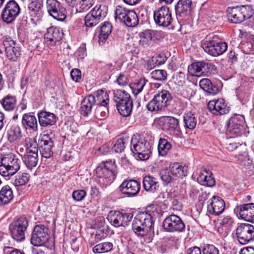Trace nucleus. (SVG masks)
Instances as JSON below:
<instances>
[{"mask_svg":"<svg viewBox=\"0 0 254 254\" xmlns=\"http://www.w3.org/2000/svg\"><path fill=\"white\" fill-rule=\"evenodd\" d=\"M160 120L162 123V127L164 130L174 131L179 127V120L174 117L163 116L160 118Z\"/></svg>","mask_w":254,"mask_h":254,"instance_id":"31","label":"nucleus"},{"mask_svg":"<svg viewBox=\"0 0 254 254\" xmlns=\"http://www.w3.org/2000/svg\"><path fill=\"white\" fill-rule=\"evenodd\" d=\"M173 98L167 90H162L154 96L146 105V108L151 112H161L164 110Z\"/></svg>","mask_w":254,"mask_h":254,"instance_id":"5","label":"nucleus"},{"mask_svg":"<svg viewBox=\"0 0 254 254\" xmlns=\"http://www.w3.org/2000/svg\"><path fill=\"white\" fill-rule=\"evenodd\" d=\"M70 76L73 81L78 82L81 79L80 70L77 68L73 69L70 72Z\"/></svg>","mask_w":254,"mask_h":254,"instance_id":"62","label":"nucleus"},{"mask_svg":"<svg viewBox=\"0 0 254 254\" xmlns=\"http://www.w3.org/2000/svg\"><path fill=\"white\" fill-rule=\"evenodd\" d=\"M225 147L229 151H233L237 149L241 145L236 142L227 139L225 142Z\"/></svg>","mask_w":254,"mask_h":254,"instance_id":"60","label":"nucleus"},{"mask_svg":"<svg viewBox=\"0 0 254 254\" xmlns=\"http://www.w3.org/2000/svg\"><path fill=\"white\" fill-rule=\"evenodd\" d=\"M143 187L146 191L154 193L159 189V185L157 179L151 176L147 175L143 179Z\"/></svg>","mask_w":254,"mask_h":254,"instance_id":"33","label":"nucleus"},{"mask_svg":"<svg viewBox=\"0 0 254 254\" xmlns=\"http://www.w3.org/2000/svg\"><path fill=\"white\" fill-rule=\"evenodd\" d=\"M49 229L43 225L35 226L31 238V243L35 246L44 245L49 240Z\"/></svg>","mask_w":254,"mask_h":254,"instance_id":"16","label":"nucleus"},{"mask_svg":"<svg viewBox=\"0 0 254 254\" xmlns=\"http://www.w3.org/2000/svg\"><path fill=\"white\" fill-rule=\"evenodd\" d=\"M38 149L36 146L33 147L31 145L27 149L26 154L24 155V163L27 168L31 169L32 167H35L38 163Z\"/></svg>","mask_w":254,"mask_h":254,"instance_id":"27","label":"nucleus"},{"mask_svg":"<svg viewBox=\"0 0 254 254\" xmlns=\"http://www.w3.org/2000/svg\"><path fill=\"white\" fill-rule=\"evenodd\" d=\"M119 113L125 117H128L130 115L133 107V101L130 100L126 102H122L120 105L116 106Z\"/></svg>","mask_w":254,"mask_h":254,"instance_id":"39","label":"nucleus"},{"mask_svg":"<svg viewBox=\"0 0 254 254\" xmlns=\"http://www.w3.org/2000/svg\"><path fill=\"white\" fill-rule=\"evenodd\" d=\"M252 11L249 6H237L229 7L227 9V16L228 20L233 23L239 24L252 16Z\"/></svg>","mask_w":254,"mask_h":254,"instance_id":"6","label":"nucleus"},{"mask_svg":"<svg viewBox=\"0 0 254 254\" xmlns=\"http://www.w3.org/2000/svg\"><path fill=\"white\" fill-rule=\"evenodd\" d=\"M116 82L121 86L127 85L128 82V75L124 73H120L118 76Z\"/></svg>","mask_w":254,"mask_h":254,"instance_id":"59","label":"nucleus"},{"mask_svg":"<svg viewBox=\"0 0 254 254\" xmlns=\"http://www.w3.org/2000/svg\"><path fill=\"white\" fill-rule=\"evenodd\" d=\"M233 223V219L230 216H223V217L220 220V225L219 227L218 228V232L221 233V231L224 230V232H222V235L223 237H225Z\"/></svg>","mask_w":254,"mask_h":254,"instance_id":"38","label":"nucleus"},{"mask_svg":"<svg viewBox=\"0 0 254 254\" xmlns=\"http://www.w3.org/2000/svg\"><path fill=\"white\" fill-rule=\"evenodd\" d=\"M46 8L48 13L54 19L63 21L66 17V10L58 0H47Z\"/></svg>","mask_w":254,"mask_h":254,"instance_id":"11","label":"nucleus"},{"mask_svg":"<svg viewBox=\"0 0 254 254\" xmlns=\"http://www.w3.org/2000/svg\"><path fill=\"white\" fill-rule=\"evenodd\" d=\"M140 40L139 44L143 47L147 48L150 46L152 42V34L150 30H146L139 34Z\"/></svg>","mask_w":254,"mask_h":254,"instance_id":"42","label":"nucleus"},{"mask_svg":"<svg viewBox=\"0 0 254 254\" xmlns=\"http://www.w3.org/2000/svg\"><path fill=\"white\" fill-rule=\"evenodd\" d=\"M63 36L62 29L60 27L51 26L48 28L44 35L45 43L48 46H55Z\"/></svg>","mask_w":254,"mask_h":254,"instance_id":"21","label":"nucleus"},{"mask_svg":"<svg viewBox=\"0 0 254 254\" xmlns=\"http://www.w3.org/2000/svg\"><path fill=\"white\" fill-rule=\"evenodd\" d=\"M184 126L190 129H194L196 125L197 120L191 112L185 113L183 117Z\"/></svg>","mask_w":254,"mask_h":254,"instance_id":"43","label":"nucleus"},{"mask_svg":"<svg viewBox=\"0 0 254 254\" xmlns=\"http://www.w3.org/2000/svg\"><path fill=\"white\" fill-rule=\"evenodd\" d=\"M238 54L234 51H231L228 54V58L229 62H231L232 64L236 63L238 62Z\"/></svg>","mask_w":254,"mask_h":254,"instance_id":"64","label":"nucleus"},{"mask_svg":"<svg viewBox=\"0 0 254 254\" xmlns=\"http://www.w3.org/2000/svg\"><path fill=\"white\" fill-rule=\"evenodd\" d=\"M100 22V21L93 14V12H89L84 17V25L86 27V31L88 29L96 26Z\"/></svg>","mask_w":254,"mask_h":254,"instance_id":"52","label":"nucleus"},{"mask_svg":"<svg viewBox=\"0 0 254 254\" xmlns=\"http://www.w3.org/2000/svg\"><path fill=\"white\" fill-rule=\"evenodd\" d=\"M5 129L7 140L10 143L19 139L22 136L20 127L13 122H9Z\"/></svg>","mask_w":254,"mask_h":254,"instance_id":"25","label":"nucleus"},{"mask_svg":"<svg viewBox=\"0 0 254 254\" xmlns=\"http://www.w3.org/2000/svg\"><path fill=\"white\" fill-rule=\"evenodd\" d=\"M108 232L105 227L97 229L95 234V239L98 242L105 238L108 236Z\"/></svg>","mask_w":254,"mask_h":254,"instance_id":"56","label":"nucleus"},{"mask_svg":"<svg viewBox=\"0 0 254 254\" xmlns=\"http://www.w3.org/2000/svg\"><path fill=\"white\" fill-rule=\"evenodd\" d=\"M202 254H219V252L214 245H208L202 249Z\"/></svg>","mask_w":254,"mask_h":254,"instance_id":"58","label":"nucleus"},{"mask_svg":"<svg viewBox=\"0 0 254 254\" xmlns=\"http://www.w3.org/2000/svg\"><path fill=\"white\" fill-rule=\"evenodd\" d=\"M198 182L201 185L208 187H212L215 185L214 179L207 171L201 173L197 178Z\"/></svg>","mask_w":254,"mask_h":254,"instance_id":"40","label":"nucleus"},{"mask_svg":"<svg viewBox=\"0 0 254 254\" xmlns=\"http://www.w3.org/2000/svg\"><path fill=\"white\" fill-rule=\"evenodd\" d=\"M148 80L143 78H140L137 81L129 84V87L132 90V93L136 96L143 90Z\"/></svg>","mask_w":254,"mask_h":254,"instance_id":"45","label":"nucleus"},{"mask_svg":"<svg viewBox=\"0 0 254 254\" xmlns=\"http://www.w3.org/2000/svg\"><path fill=\"white\" fill-rule=\"evenodd\" d=\"M115 161L111 160L103 162L96 169L98 177L105 178L111 181L115 179Z\"/></svg>","mask_w":254,"mask_h":254,"instance_id":"19","label":"nucleus"},{"mask_svg":"<svg viewBox=\"0 0 254 254\" xmlns=\"http://www.w3.org/2000/svg\"><path fill=\"white\" fill-rule=\"evenodd\" d=\"M113 92V100L116 103V106L122 104V102H126L132 100L130 95L127 92L119 89L115 90Z\"/></svg>","mask_w":254,"mask_h":254,"instance_id":"36","label":"nucleus"},{"mask_svg":"<svg viewBox=\"0 0 254 254\" xmlns=\"http://www.w3.org/2000/svg\"><path fill=\"white\" fill-rule=\"evenodd\" d=\"M140 183L135 180H125L119 186V190L127 197H134L139 192Z\"/></svg>","mask_w":254,"mask_h":254,"instance_id":"20","label":"nucleus"},{"mask_svg":"<svg viewBox=\"0 0 254 254\" xmlns=\"http://www.w3.org/2000/svg\"><path fill=\"white\" fill-rule=\"evenodd\" d=\"M225 207V203L224 200L219 196L214 195L209 200L207 210L212 214L219 215L224 211Z\"/></svg>","mask_w":254,"mask_h":254,"instance_id":"24","label":"nucleus"},{"mask_svg":"<svg viewBox=\"0 0 254 254\" xmlns=\"http://www.w3.org/2000/svg\"><path fill=\"white\" fill-rule=\"evenodd\" d=\"M200 87L205 92V95H215L219 92L218 87L208 78H203L199 81Z\"/></svg>","mask_w":254,"mask_h":254,"instance_id":"32","label":"nucleus"},{"mask_svg":"<svg viewBox=\"0 0 254 254\" xmlns=\"http://www.w3.org/2000/svg\"><path fill=\"white\" fill-rule=\"evenodd\" d=\"M95 0H79L76 3V11L82 12L89 9L94 4Z\"/></svg>","mask_w":254,"mask_h":254,"instance_id":"51","label":"nucleus"},{"mask_svg":"<svg viewBox=\"0 0 254 254\" xmlns=\"http://www.w3.org/2000/svg\"><path fill=\"white\" fill-rule=\"evenodd\" d=\"M43 0H31L28 6L29 12L31 15L38 14L43 6Z\"/></svg>","mask_w":254,"mask_h":254,"instance_id":"47","label":"nucleus"},{"mask_svg":"<svg viewBox=\"0 0 254 254\" xmlns=\"http://www.w3.org/2000/svg\"><path fill=\"white\" fill-rule=\"evenodd\" d=\"M174 178H182L187 175L188 167L178 163H174L169 168Z\"/></svg>","mask_w":254,"mask_h":254,"instance_id":"37","label":"nucleus"},{"mask_svg":"<svg viewBox=\"0 0 254 254\" xmlns=\"http://www.w3.org/2000/svg\"><path fill=\"white\" fill-rule=\"evenodd\" d=\"M30 175L26 173L19 174L16 176L15 179L13 182L15 186L19 187L25 185L29 180Z\"/></svg>","mask_w":254,"mask_h":254,"instance_id":"53","label":"nucleus"},{"mask_svg":"<svg viewBox=\"0 0 254 254\" xmlns=\"http://www.w3.org/2000/svg\"><path fill=\"white\" fill-rule=\"evenodd\" d=\"M113 247V245L111 242H105L95 246L93 248V251L95 254L105 253L111 251Z\"/></svg>","mask_w":254,"mask_h":254,"instance_id":"46","label":"nucleus"},{"mask_svg":"<svg viewBox=\"0 0 254 254\" xmlns=\"http://www.w3.org/2000/svg\"><path fill=\"white\" fill-rule=\"evenodd\" d=\"M245 118L243 116L236 115L230 118L227 122V134L230 138L241 136L245 131Z\"/></svg>","mask_w":254,"mask_h":254,"instance_id":"8","label":"nucleus"},{"mask_svg":"<svg viewBox=\"0 0 254 254\" xmlns=\"http://www.w3.org/2000/svg\"><path fill=\"white\" fill-rule=\"evenodd\" d=\"M20 9L14 0H10L6 3L1 13L2 20L9 23L13 21L19 14Z\"/></svg>","mask_w":254,"mask_h":254,"instance_id":"17","label":"nucleus"},{"mask_svg":"<svg viewBox=\"0 0 254 254\" xmlns=\"http://www.w3.org/2000/svg\"><path fill=\"white\" fill-rule=\"evenodd\" d=\"M191 0H179L175 5V10L177 18L184 19L189 17L192 11Z\"/></svg>","mask_w":254,"mask_h":254,"instance_id":"22","label":"nucleus"},{"mask_svg":"<svg viewBox=\"0 0 254 254\" xmlns=\"http://www.w3.org/2000/svg\"><path fill=\"white\" fill-rule=\"evenodd\" d=\"M159 176L165 185L172 183L176 180L169 168L162 169L160 171Z\"/></svg>","mask_w":254,"mask_h":254,"instance_id":"44","label":"nucleus"},{"mask_svg":"<svg viewBox=\"0 0 254 254\" xmlns=\"http://www.w3.org/2000/svg\"><path fill=\"white\" fill-rule=\"evenodd\" d=\"M22 159L13 153L4 155L0 159V175L4 177L14 175L20 169Z\"/></svg>","mask_w":254,"mask_h":254,"instance_id":"3","label":"nucleus"},{"mask_svg":"<svg viewBox=\"0 0 254 254\" xmlns=\"http://www.w3.org/2000/svg\"><path fill=\"white\" fill-rule=\"evenodd\" d=\"M202 64L203 72L215 71L216 69V67L213 64L202 62Z\"/></svg>","mask_w":254,"mask_h":254,"instance_id":"63","label":"nucleus"},{"mask_svg":"<svg viewBox=\"0 0 254 254\" xmlns=\"http://www.w3.org/2000/svg\"><path fill=\"white\" fill-rule=\"evenodd\" d=\"M150 75L154 80L160 81L166 80L167 77V71L164 69L154 70L150 73Z\"/></svg>","mask_w":254,"mask_h":254,"instance_id":"55","label":"nucleus"},{"mask_svg":"<svg viewBox=\"0 0 254 254\" xmlns=\"http://www.w3.org/2000/svg\"><path fill=\"white\" fill-rule=\"evenodd\" d=\"M28 225L27 219L20 217L12 222L9 226L11 237L17 242H21L25 239V232Z\"/></svg>","mask_w":254,"mask_h":254,"instance_id":"9","label":"nucleus"},{"mask_svg":"<svg viewBox=\"0 0 254 254\" xmlns=\"http://www.w3.org/2000/svg\"><path fill=\"white\" fill-rule=\"evenodd\" d=\"M13 194L11 188L6 185L0 190V205L8 203L13 198Z\"/></svg>","mask_w":254,"mask_h":254,"instance_id":"35","label":"nucleus"},{"mask_svg":"<svg viewBox=\"0 0 254 254\" xmlns=\"http://www.w3.org/2000/svg\"><path fill=\"white\" fill-rule=\"evenodd\" d=\"M153 16L155 23L160 26L167 27L173 20L169 8L165 5H163L154 11Z\"/></svg>","mask_w":254,"mask_h":254,"instance_id":"18","label":"nucleus"},{"mask_svg":"<svg viewBox=\"0 0 254 254\" xmlns=\"http://www.w3.org/2000/svg\"><path fill=\"white\" fill-rule=\"evenodd\" d=\"M207 108L212 114L216 116L226 114L229 111V107L223 99L210 101L207 104Z\"/></svg>","mask_w":254,"mask_h":254,"instance_id":"23","label":"nucleus"},{"mask_svg":"<svg viewBox=\"0 0 254 254\" xmlns=\"http://www.w3.org/2000/svg\"><path fill=\"white\" fill-rule=\"evenodd\" d=\"M86 195V192L83 190H74L72 193L73 199L77 201L82 200Z\"/></svg>","mask_w":254,"mask_h":254,"instance_id":"57","label":"nucleus"},{"mask_svg":"<svg viewBox=\"0 0 254 254\" xmlns=\"http://www.w3.org/2000/svg\"><path fill=\"white\" fill-rule=\"evenodd\" d=\"M165 231L170 233H183L185 231V224L178 215L171 214L167 216L162 223Z\"/></svg>","mask_w":254,"mask_h":254,"instance_id":"10","label":"nucleus"},{"mask_svg":"<svg viewBox=\"0 0 254 254\" xmlns=\"http://www.w3.org/2000/svg\"><path fill=\"white\" fill-rule=\"evenodd\" d=\"M36 147L42 157L49 158L53 155L54 139L48 134H43L38 139Z\"/></svg>","mask_w":254,"mask_h":254,"instance_id":"14","label":"nucleus"},{"mask_svg":"<svg viewBox=\"0 0 254 254\" xmlns=\"http://www.w3.org/2000/svg\"><path fill=\"white\" fill-rule=\"evenodd\" d=\"M202 62H195L191 64L188 67V71L193 76H199L203 73Z\"/></svg>","mask_w":254,"mask_h":254,"instance_id":"49","label":"nucleus"},{"mask_svg":"<svg viewBox=\"0 0 254 254\" xmlns=\"http://www.w3.org/2000/svg\"><path fill=\"white\" fill-rule=\"evenodd\" d=\"M38 118L39 123L41 127L51 126L56 122L55 115L45 111H42L38 113Z\"/></svg>","mask_w":254,"mask_h":254,"instance_id":"29","label":"nucleus"},{"mask_svg":"<svg viewBox=\"0 0 254 254\" xmlns=\"http://www.w3.org/2000/svg\"><path fill=\"white\" fill-rule=\"evenodd\" d=\"M115 18L128 27L136 26L139 21L137 14L132 10L128 9L121 5H118L115 11Z\"/></svg>","mask_w":254,"mask_h":254,"instance_id":"7","label":"nucleus"},{"mask_svg":"<svg viewBox=\"0 0 254 254\" xmlns=\"http://www.w3.org/2000/svg\"><path fill=\"white\" fill-rule=\"evenodd\" d=\"M254 203H248L237 205L234 209V212L239 214L243 219L250 222L254 212Z\"/></svg>","mask_w":254,"mask_h":254,"instance_id":"26","label":"nucleus"},{"mask_svg":"<svg viewBox=\"0 0 254 254\" xmlns=\"http://www.w3.org/2000/svg\"><path fill=\"white\" fill-rule=\"evenodd\" d=\"M21 123L26 130L33 132H36L38 130L37 119L35 116L30 113H26L23 115Z\"/></svg>","mask_w":254,"mask_h":254,"instance_id":"28","label":"nucleus"},{"mask_svg":"<svg viewBox=\"0 0 254 254\" xmlns=\"http://www.w3.org/2000/svg\"><path fill=\"white\" fill-rule=\"evenodd\" d=\"M0 102L6 111H12L16 107L17 101L15 96L8 95L4 97Z\"/></svg>","mask_w":254,"mask_h":254,"instance_id":"41","label":"nucleus"},{"mask_svg":"<svg viewBox=\"0 0 254 254\" xmlns=\"http://www.w3.org/2000/svg\"><path fill=\"white\" fill-rule=\"evenodd\" d=\"M133 214L130 213H123L120 211H110L107 219L112 225L115 227L125 226L131 220Z\"/></svg>","mask_w":254,"mask_h":254,"instance_id":"15","label":"nucleus"},{"mask_svg":"<svg viewBox=\"0 0 254 254\" xmlns=\"http://www.w3.org/2000/svg\"><path fill=\"white\" fill-rule=\"evenodd\" d=\"M132 228L137 235L141 237L153 231L154 222L151 213L143 211L137 214L133 220Z\"/></svg>","mask_w":254,"mask_h":254,"instance_id":"1","label":"nucleus"},{"mask_svg":"<svg viewBox=\"0 0 254 254\" xmlns=\"http://www.w3.org/2000/svg\"><path fill=\"white\" fill-rule=\"evenodd\" d=\"M206 38L201 42V47L211 56L216 57L222 55L227 49V44L222 41L217 36H212L210 39Z\"/></svg>","mask_w":254,"mask_h":254,"instance_id":"4","label":"nucleus"},{"mask_svg":"<svg viewBox=\"0 0 254 254\" xmlns=\"http://www.w3.org/2000/svg\"><path fill=\"white\" fill-rule=\"evenodd\" d=\"M112 25L109 22H105L100 28V33L110 35L111 33Z\"/></svg>","mask_w":254,"mask_h":254,"instance_id":"61","label":"nucleus"},{"mask_svg":"<svg viewBox=\"0 0 254 254\" xmlns=\"http://www.w3.org/2000/svg\"><path fill=\"white\" fill-rule=\"evenodd\" d=\"M238 242L245 245L254 239V227L249 223H241L236 229Z\"/></svg>","mask_w":254,"mask_h":254,"instance_id":"13","label":"nucleus"},{"mask_svg":"<svg viewBox=\"0 0 254 254\" xmlns=\"http://www.w3.org/2000/svg\"><path fill=\"white\" fill-rule=\"evenodd\" d=\"M90 12H93V14L101 21L106 16L108 7L104 5H96Z\"/></svg>","mask_w":254,"mask_h":254,"instance_id":"50","label":"nucleus"},{"mask_svg":"<svg viewBox=\"0 0 254 254\" xmlns=\"http://www.w3.org/2000/svg\"><path fill=\"white\" fill-rule=\"evenodd\" d=\"M129 141V138H122L118 139L114 146L112 147L113 151L116 153L122 152L125 148V145Z\"/></svg>","mask_w":254,"mask_h":254,"instance_id":"54","label":"nucleus"},{"mask_svg":"<svg viewBox=\"0 0 254 254\" xmlns=\"http://www.w3.org/2000/svg\"><path fill=\"white\" fill-rule=\"evenodd\" d=\"M95 106V100L93 94L86 96L81 103V114L87 117L91 113L92 109Z\"/></svg>","mask_w":254,"mask_h":254,"instance_id":"30","label":"nucleus"},{"mask_svg":"<svg viewBox=\"0 0 254 254\" xmlns=\"http://www.w3.org/2000/svg\"><path fill=\"white\" fill-rule=\"evenodd\" d=\"M171 148V145L167 139L160 138L158 145V151L159 155L165 156Z\"/></svg>","mask_w":254,"mask_h":254,"instance_id":"48","label":"nucleus"},{"mask_svg":"<svg viewBox=\"0 0 254 254\" xmlns=\"http://www.w3.org/2000/svg\"><path fill=\"white\" fill-rule=\"evenodd\" d=\"M6 56L11 62L17 61L20 57L21 47L11 38L5 37L3 41Z\"/></svg>","mask_w":254,"mask_h":254,"instance_id":"12","label":"nucleus"},{"mask_svg":"<svg viewBox=\"0 0 254 254\" xmlns=\"http://www.w3.org/2000/svg\"><path fill=\"white\" fill-rule=\"evenodd\" d=\"M150 143L145 139L143 134H134L130 140V149L134 155H137L138 159L146 160L151 154Z\"/></svg>","mask_w":254,"mask_h":254,"instance_id":"2","label":"nucleus"},{"mask_svg":"<svg viewBox=\"0 0 254 254\" xmlns=\"http://www.w3.org/2000/svg\"><path fill=\"white\" fill-rule=\"evenodd\" d=\"M95 105L106 107L109 101V95L106 91L103 89L97 90L94 95Z\"/></svg>","mask_w":254,"mask_h":254,"instance_id":"34","label":"nucleus"}]
</instances>
